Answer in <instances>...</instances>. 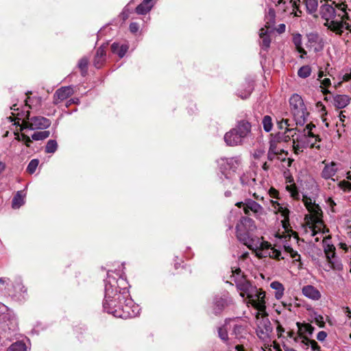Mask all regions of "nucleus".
Here are the masks:
<instances>
[{
    "label": "nucleus",
    "mask_w": 351,
    "mask_h": 351,
    "mask_svg": "<svg viewBox=\"0 0 351 351\" xmlns=\"http://www.w3.org/2000/svg\"><path fill=\"white\" fill-rule=\"evenodd\" d=\"M311 73V69L309 66H302L298 71V75L302 78L308 77Z\"/></svg>",
    "instance_id": "4c0bfd02"
},
{
    "label": "nucleus",
    "mask_w": 351,
    "mask_h": 351,
    "mask_svg": "<svg viewBox=\"0 0 351 351\" xmlns=\"http://www.w3.org/2000/svg\"><path fill=\"white\" fill-rule=\"evenodd\" d=\"M308 47L315 52L322 50L324 42L322 38L317 34H310L308 35Z\"/></svg>",
    "instance_id": "f3484780"
},
{
    "label": "nucleus",
    "mask_w": 351,
    "mask_h": 351,
    "mask_svg": "<svg viewBox=\"0 0 351 351\" xmlns=\"http://www.w3.org/2000/svg\"><path fill=\"white\" fill-rule=\"evenodd\" d=\"M345 313L347 315V317H348L349 318H351V311L349 308V307H346L345 308Z\"/></svg>",
    "instance_id": "e2e57ef3"
},
{
    "label": "nucleus",
    "mask_w": 351,
    "mask_h": 351,
    "mask_svg": "<svg viewBox=\"0 0 351 351\" xmlns=\"http://www.w3.org/2000/svg\"><path fill=\"white\" fill-rule=\"evenodd\" d=\"M305 5L307 11L310 14H314L316 12L318 7L317 0H306Z\"/></svg>",
    "instance_id": "2f4dec72"
},
{
    "label": "nucleus",
    "mask_w": 351,
    "mask_h": 351,
    "mask_svg": "<svg viewBox=\"0 0 351 351\" xmlns=\"http://www.w3.org/2000/svg\"><path fill=\"white\" fill-rule=\"evenodd\" d=\"M24 203L25 201L23 196L21 195L20 191H18L12 199V208L14 209L19 208L22 205L24 204Z\"/></svg>",
    "instance_id": "7c9ffc66"
},
{
    "label": "nucleus",
    "mask_w": 351,
    "mask_h": 351,
    "mask_svg": "<svg viewBox=\"0 0 351 351\" xmlns=\"http://www.w3.org/2000/svg\"><path fill=\"white\" fill-rule=\"evenodd\" d=\"M224 141L227 145L229 146H236L241 144L240 140L235 134V131H233L232 130L225 134Z\"/></svg>",
    "instance_id": "b1692460"
},
{
    "label": "nucleus",
    "mask_w": 351,
    "mask_h": 351,
    "mask_svg": "<svg viewBox=\"0 0 351 351\" xmlns=\"http://www.w3.org/2000/svg\"><path fill=\"white\" fill-rule=\"evenodd\" d=\"M240 180L243 185H247L253 188L256 185V179L250 173H243L241 176Z\"/></svg>",
    "instance_id": "c85d7f7f"
},
{
    "label": "nucleus",
    "mask_w": 351,
    "mask_h": 351,
    "mask_svg": "<svg viewBox=\"0 0 351 351\" xmlns=\"http://www.w3.org/2000/svg\"><path fill=\"white\" fill-rule=\"evenodd\" d=\"M286 189L289 192L290 195L293 198H295V199L298 198V196L299 195V194H298V192L295 185H293V184L287 185Z\"/></svg>",
    "instance_id": "a18cd8bd"
},
{
    "label": "nucleus",
    "mask_w": 351,
    "mask_h": 351,
    "mask_svg": "<svg viewBox=\"0 0 351 351\" xmlns=\"http://www.w3.org/2000/svg\"><path fill=\"white\" fill-rule=\"evenodd\" d=\"M232 130L235 131L236 135L242 143L243 140L247 137L251 132V124L247 121H241L238 123L237 125Z\"/></svg>",
    "instance_id": "2eb2a0df"
},
{
    "label": "nucleus",
    "mask_w": 351,
    "mask_h": 351,
    "mask_svg": "<svg viewBox=\"0 0 351 351\" xmlns=\"http://www.w3.org/2000/svg\"><path fill=\"white\" fill-rule=\"evenodd\" d=\"M301 340V345L304 348H311L312 351H321L320 348L317 343L315 340L310 339L308 338L300 337Z\"/></svg>",
    "instance_id": "bb28decb"
},
{
    "label": "nucleus",
    "mask_w": 351,
    "mask_h": 351,
    "mask_svg": "<svg viewBox=\"0 0 351 351\" xmlns=\"http://www.w3.org/2000/svg\"><path fill=\"white\" fill-rule=\"evenodd\" d=\"M327 337V334L326 332L324 331H320L318 332V334L317 335V339L320 341H323L325 340V339Z\"/></svg>",
    "instance_id": "603ef678"
},
{
    "label": "nucleus",
    "mask_w": 351,
    "mask_h": 351,
    "mask_svg": "<svg viewBox=\"0 0 351 351\" xmlns=\"http://www.w3.org/2000/svg\"><path fill=\"white\" fill-rule=\"evenodd\" d=\"M289 104L296 125H303L306 121L308 113L302 97L293 94L289 99Z\"/></svg>",
    "instance_id": "423d86ee"
},
{
    "label": "nucleus",
    "mask_w": 351,
    "mask_h": 351,
    "mask_svg": "<svg viewBox=\"0 0 351 351\" xmlns=\"http://www.w3.org/2000/svg\"><path fill=\"white\" fill-rule=\"evenodd\" d=\"M58 148V143L55 140H49L45 147V152L52 154L54 153Z\"/></svg>",
    "instance_id": "e433bc0d"
},
{
    "label": "nucleus",
    "mask_w": 351,
    "mask_h": 351,
    "mask_svg": "<svg viewBox=\"0 0 351 351\" xmlns=\"http://www.w3.org/2000/svg\"><path fill=\"white\" fill-rule=\"evenodd\" d=\"M263 126L264 130L267 132H269L271 130L273 127L272 120L271 117L266 115L263 119Z\"/></svg>",
    "instance_id": "c9c22d12"
},
{
    "label": "nucleus",
    "mask_w": 351,
    "mask_h": 351,
    "mask_svg": "<svg viewBox=\"0 0 351 351\" xmlns=\"http://www.w3.org/2000/svg\"><path fill=\"white\" fill-rule=\"evenodd\" d=\"M321 84L322 85L321 86V88L322 89L323 93L326 94L328 90L326 89V88L330 84V80L329 78H324L322 80Z\"/></svg>",
    "instance_id": "de8ad7c7"
},
{
    "label": "nucleus",
    "mask_w": 351,
    "mask_h": 351,
    "mask_svg": "<svg viewBox=\"0 0 351 351\" xmlns=\"http://www.w3.org/2000/svg\"><path fill=\"white\" fill-rule=\"evenodd\" d=\"M323 247L328 269L341 270L343 265L336 256L335 247L331 243L330 237H326L323 239Z\"/></svg>",
    "instance_id": "6e6552de"
},
{
    "label": "nucleus",
    "mask_w": 351,
    "mask_h": 351,
    "mask_svg": "<svg viewBox=\"0 0 351 351\" xmlns=\"http://www.w3.org/2000/svg\"><path fill=\"white\" fill-rule=\"evenodd\" d=\"M271 206L274 208V212L280 213L283 219L281 220V223L285 231L287 233L289 231V210L280 204L277 201L271 200Z\"/></svg>",
    "instance_id": "4468645a"
},
{
    "label": "nucleus",
    "mask_w": 351,
    "mask_h": 351,
    "mask_svg": "<svg viewBox=\"0 0 351 351\" xmlns=\"http://www.w3.org/2000/svg\"><path fill=\"white\" fill-rule=\"evenodd\" d=\"M88 63V60L87 58L85 57L80 59L78 62V67L81 70L83 75H84L87 71Z\"/></svg>",
    "instance_id": "ea45409f"
},
{
    "label": "nucleus",
    "mask_w": 351,
    "mask_h": 351,
    "mask_svg": "<svg viewBox=\"0 0 351 351\" xmlns=\"http://www.w3.org/2000/svg\"><path fill=\"white\" fill-rule=\"evenodd\" d=\"M273 348L275 351H281L280 349V346L277 344L275 341L273 342Z\"/></svg>",
    "instance_id": "0e129e2a"
},
{
    "label": "nucleus",
    "mask_w": 351,
    "mask_h": 351,
    "mask_svg": "<svg viewBox=\"0 0 351 351\" xmlns=\"http://www.w3.org/2000/svg\"><path fill=\"white\" fill-rule=\"evenodd\" d=\"M38 163L39 161L38 159L32 160L27 165V171L31 174L34 173L38 167Z\"/></svg>",
    "instance_id": "a19ab883"
},
{
    "label": "nucleus",
    "mask_w": 351,
    "mask_h": 351,
    "mask_svg": "<svg viewBox=\"0 0 351 351\" xmlns=\"http://www.w3.org/2000/svg\"><path fill=\"white\" fill-rule=\"evenodd\" d=\"M293 1L295 3V0H289L288 3L291 5ZM287 3V2L286 0H278V3L276 5L279 8L280 10H281L280 11L286 12L287 7L285 5Z\"/></svg>",
    "instance_id": "49530a36"
},
{
    "label": "nucleus",
    "mask_w": 351,
    "mask_h": 351,
    "mask_svg": "<svg viewBox=\"0 0 351 351\" xmlns=\"http://www.w3.org/2000/svg\"><path fill=\"white\" fill-rule=\"evenodd\" d=\"M276 155H278V154H274L272 152L269 150L268 154H267V158H268L269 160H271L274 159V158Z\"/></svg>",
    "instance_id": "bf43d9fd"
},
{
    "label": "nucleus",
    "mask_w": 351,
    "mask_h": 351,
    "mask_svg": "<svg viewBox=\"0 0 351 351\" xmlns=\"http://www.w3.org/2000/svg\"><path fill=\"white\" fill-rule=\"evenodd\" d=\"M345 111H341L339 113V123L337 122V126L341 124L343 127L345 126V121L346 119V116L344 114Z\"/></svg>",
    "instance_id": "8fccbe9b"
},
{
    "label": "nucleus",
    "mask_w": 351,
    "mask_h": 351,
    "mask_svg": "<svg viewBox=\"0 0 351 351\" xmlns=\"http://www.w3.org/2000/svg\"><path fill=\"white\" fill-rule=\"evenodd\" d=\"M286 26L285 24H280L277 29L278 32L282 33L285 31Z\"/></svg>",
    "instance_id": "13d9d810"
},
{
    "label": "nucleus",
    "mask_w": 351,
    "mask_h": 351,
    "mask_svg": "<svg viewBox=\"0 0 351 351\" xmlns=\"http://www.w3.org/2000/svg\"><path fill=\"white\" fill-rule=\"evenodd\" d=\"M315 127L313 124H308L304 130V132H299L297 129L288 130L291 136L293 149L295 154L303 152L307 147H319L317 145L319 141L318 136L312 132V130Z\"/></svg>",
    "instance_id": "20e7f679"
},
{
    "label": "nucleus",
    "mask_w": 351,
    "mask_h": 351,
    "mask_svg": "<svg viewBox=\"0 0 351 351\" xmlns=\"http://www.w3.org/2000/svg\"><path fill=\"white\" fill-rule=\"evenodd\" d=\"M269 195H270L271 197L277 198L278 192L275 189L271 188L269 190Z\"/></svg>",
    "instance_id": "4d7b16f0"
},
{
    "label": "nucleus",
    "mask_w": 351,
    "mask_h": 351,
    "mask_svg": "<svg viewBox=\"0 0 351 351\" xmlns=\"http://www.w3.org/2000/svg\"><path fill=\"white\" fill-rule=\"evenodd\" d=\"M244 204L243 211L246 215H248L250 211L253 212L255 215H261L263 212V207L251 199H245Z\"/></svg>",
    "instance_id": "a211bd4d"
},
{
    "label": "nucleus",
    "mask_w": 351,
    "mask_h": 351,
    "mask_svg": "<svg viewBox=\"0 0 351 351\" xmlns=\"http://www.w3.org/2000/svg\"><path fill=\"white\" fill-rule=\"evenodd\" d=\"M121 16L123 17V21L126 20L128 18V12H126L125 9L121 13Z\"/></svg>",
    "instance_id": "680f3d73"
},
{
    "label": "nucleus",
    "mask_w": 351,
    "mask_h": 351,
    "mask_svg": "<svg viewBox=\"0 0 351 351\" xmlns=\"http://www.w3.org/2000/svg\"><path fill=\"white\" fill-rule=\"evenodd\" d=\"M73 93V88L71 86L58 88L53 95V103L58 104L72 95Z\"/></svg>",
    "instance_id": "dca6fc26"
},
{
    "label": "nucleus",
    "mask_w": 351,
    "mask_h": 351,
    "mask_svg": "<svg viewBox=\"0 0 351 351\" xmlns=\"http://www.w3.org/2000/svg\"><path fill=\"white\" fill-rule=\"evenodd\" d=\"M268 29H265L264 28H261L259 31V36L261 40V48L264 50H267L269 48L271 39L268 34Z\"/></svg>",
    "instance_id": "5701e85b"
},
{
    "label": "nucleus",
    "mask_w": 351,
    "mask_h": 351,
    "mask_svg": "<svg viewBox=\"0 0 351 351\" xmlns=\"http://www.w3.org/2000/svg\"><path fill=\"white\" fill-rule=\"evenodd\" d=\"M235 350L237 351H245L243 349V346L241 345H237L235 346Z\"/></svg>",
    "instance_id": "338daca9"
},
{
    "label": "nucleus",
    "mask_w": 351,
    "mask_h": 351,
    "mask_svg": "<svg viewBox=\"0 0 351 351\" xmlns=\"http://www.w3.org/2000/svg\"><path fill=\"white\" fill-rule=\"evenodd\" d=\"M266 17L268 18L271 23H274V19H275V12H274V10L270 9L268 11V13H267V15L266 16Z\"/></svg>",
    "instance_id": "5fc2aeb1"
},
{
    "label": "nucleus",
    "mask_w": 351,
    "mask_h": 351,
    "mask_svg": "<svg viewBox=\"0 0 351 351\" xmlns=\"http://www.w3.org/2000/svg\"><path fill=\"white\" fill-rule=\"evenodd\" d=\"M343 80L349 81L351 80V69L345 71V73L342 75Z\"/></svg>",
    "instance_id": "3c124183"
},
{
    "label": "nucleus",
    "mask_w": 351,
    "mask_h": 351,
    "mask_svg": "<svg viewBox=\"0 0 351 351\" xmlns=\"http://www.w3.org/2000/svg\"><path fill=\"white\" fill-rule=\"evenodd\" d=\"M319 14L325 21L324 25L336 34L341 35L344 30L351 31V20L344 3H324L320 7Z\"/></svg>",
    "instance_id": "7ed1b4c3"
},
{
    "label": "nucleus",
    "mask_w": 351,
    "mask_h": 351,
    "mask_svg": "<svg viewBox=\"0 0 351 351\" xmlns=\"http://www.w3.org/2000/svg\"><path fill=\"white\" fill-rule=\"evenodd\" d=\"M302 201L309 214L305 217L306 226L310 229L311 235L318 232L324 233L325 226L322 221V211L319 204L311 197L303 196Z\"/></svg>",
    "instance_id": "39448f33"
},
{
    "label": "nucleus",
    "mask_w": 351,
    "mask_h": 351,
    "mask_svg": "<svg viewBox=\"0 0 351 351\" xmlns=\"http://www.w3.org/2000/svg\"><path fill=\"white\" fill-rule=\"evenodd\" d=\"M253 293L248 294L246 297L249 299V302L260 312H264L265 310V292L261 289L255 287Z\"/></svg>",
    "instance_id": "ddd939ff"
},
{
    "label": "nucleus",
    "mask_w": 351,
    "mask_h": 351,
    "mask_svg": "<svg viewBox=\"0 0 351 351\" xmlns=\"http://www.w3.org/2000/svg\"><path fill=\"white\" fill-rule=\"evenodd\" d=\"M302 293L306 298L312 300H319L322 297L320 291L313 285L304 286Z\"/></svg>",
    "instance_id": "6ab92c4d"
},
{
    "label": "nucleus",
    "mask_w": 351,
    "mask_h": 351,
    "mask_svg": "<svg viewBox=\"0 0 351 351\" xmlns=\"http://www.w3.org/2000/svg\"><path fill=\"white\" fill-rule=\"evenodd\" d=\"M324 165L321 172V177L324 180H332L335 181L334 176L342 169V165L339 162L324 160Z\"/></svg>",
    "instance_id": "f8f14e48"
},
{
    "label": "nucleus",
    "mask_w": 351,
    "mask_h": 351,
    "mask_svg": "<svg viewBox=\"0 0 351 351\" xmlns=\"http://www.w3.org/2000/svg\"><path fill=\"white\" fill-rule=\"evenodd\" d=\"M265 155V151L262 149H258L253 153V157L255 159L259 160Z\"/></svg>",
    "instance_id": "09e8293b"
},
{
    "label": "nucleus",
    "mask_w": 351,
    "mask_h": 351,
    "mask_svg": "<svg viewBox=\"0 0 351 351\" xmlns=\"http://www.w3.org/2000/svg\"><path fill=\"white\" fill-rule=\"evenodd\" d=\"M138 30V25L136 23H131L130 25V31L132 33H136Z\"/></svg>",
    "instance_id": "864d4df0"
},
{
    "label": "nucleus",
    "mask_w": 351,
    "mask_h": 351,
    "mask_svg": "<svg viewBox=\"0 0 351 351\" xmlns=\"http://www.w3.org/2000/svg\"><path fill=\"white\" fill-rule=\"evenodd\" d=\"M241 163L238 157L222 158L219 162L221 171L227 179L232 178V174L239 169Z\"/></svg>",
    "instance_id": "9b49d317"
},
{
    "label": "nucleus",
    "mask_w": 351,
    "mask_h": 351,
    "mask_svg": "<svg viewBox=\"0 0 351 351\" xmlns=\"http://www.w3.org/2000/svg\"><path fill=\"white\" fill-rule=\"evenodd\" d=\"M297 326L298 328V336L295 338V341L301 343L300 337L308 338V336L312 335L314 328L310 324L297 323Z\"/></svg>",
    "instance_id": "aec40b11"
},
{
    "label": "nucleus",
    "mask_w": 351,
    "mask_h": 351,
    "mask_svg": "<svg viewBox=\"0 0 351 351\" xmlns=\"http://www.w3.org/2000/svg\"><path fill=\"white\" fill-rule=\"evenodd\" d=\"M15 135H16V139L18 140V141H23L25 145L27 147H29L30 146V143H32V138H30L28 136H27L26 134H22L21 136H19V134L18 133H14Z\"/></svg>",
    "instance_id": "37998d69"
},
{
    "label": "nucleus",
    "mask_w": 351,
    "mask_h": 351,
    "mask_svg": "<svg viewBox=\"0 0 351 351\" xmlns=\"http://www.w3.org/2000/svg\"><path fill=\"white\" fill-rule=\"evenodd\" d=\"M339 186L345 189H351V184L347 181L340 182Z\"/></svg>",
    "instance_id": "6e6d98bb"
},
{
    "label": "nucleus",
    "mask_w": 351,
    "mask_h": 351,
    "mask_svg": "<svg viewBox=\"0 0 351 351\" xmlns=\"http://www.w3.org/2000/svg\"><path fill=\"white\" fill-rule=\"evenodd\" d=\"M276 330H277V332H278L279 336H280L282 335V333L285 331L284 328L280 325H278L277 326Z\"/></svg>",
    "instance_id": "052dcab7"
},
{
    "label": "nucleus",
    "mask_w": 351,
    "mask_h": 351,
    "mask_svg": "<svg viewBox=\"0 0 351 351\" xmlns=\"http://www.w3.org/2000/svg\"><path fill=\"white\" fill-rule=\"evenodd\" d=\"M350 103V98L345 95H337L333 97L332 104L337 108H343Z\"/></svg>",
    "instance_id": "412c9836"
},
{
    "label": "nucleus",
    "mask_w": 351,
    "mask_h": 351,
    "mask_svg": "<svg viewBox=\"0 0 351 351\" xmlns=\"http://www.w3.org/2000/svg\"><path fill=\"white\" fill-rule=\"evenodd\" d=\"M27 350L26 344L23 341H19L11 344L7 349V351H27Z\"/></svg>",
    "instance_id": "c756f323"
},
{
    "label": "nucleus",
    "mask_w": 351,
    "mask_h": 351,
    "mask_svg": "<svg viewBox=\"0 0 351 351\" xmlns=\"http://www.w3.org/2000/svg\"><path fill=\"white\" fill-rule=\"evenodd\" d=\"M218 334L220 339L224 341L228 339L226 325L220 327L218 330Z\"/></svg>",
    "instance_id": "c03bdc74"
},
{
    "label": "nucleus",
    "mask_w": 351,
    "mask_h": 351,
    "mask_svg": "<svg viewBox=\"0 0 351 351\" xmlns=\"http://www.w3.org/2000/svg\"><path fill=\"white\" fill-rule=\"evenodd\" d=\"M5 169V164L0 161V173L3 172Z\"/></svg>",
    "instance_id": "69168bd1"
},
{
    "label": "nucleus",
    "mask_w": 351,
    "mask_h": 351,
    "mask_svg": "<svg viewBox=\"0 0 351 351\" xmlns=\"http://www.w3.org/2000/svg\"><path fill=\"white\" fill-rule=\"evenodd\" d=\"M272 330L273 328L269 319L266 317H259L258 314L256 316V332L258 337L265 343V351H271L272 346L269 343Z\"/></svg>",
    "instance_id": "0eeeda50"
},
{
    "label": "nucleus",
    "mask_w": 351,
    "mask_h": 351,
    "mask_svg": "<svg viewBox=\"0 0 351 351\" xmlns=\"http://www.w3.org/2000/svg\"><path fill=\"white\" fill-rule=\"evenodd\" d=\"M254 221L246 217H242L236 226L237 237L244 245L256 252L259 258L271 257L280 259V251L274 249L267 242L258 238L253 239L250 233L256 230Z\"/></svg>",
    "instance_id": "f03ea898"
},
{
    "label": "nucleus",
    "mask_w": 351,
    "mask_h": 351,
    "mask_svg": "<svg viewBox=\"0 0 351 351\" xmlns=\"http://www.w3.org/2000/svg\"><path fill=\"white\" fill-rule=\"evenodd\" d=\"M152 1L153 0H143V2L136 8V12L138 14H146L154 6Z\"/></svg>",
    "instance_id": "393cba45"
},
{
    "label": "nucleus",
    "mask_w": 351,
    "mask_h": 351,
    "mask_svg": "<svg viewBox=\"0 0 351 351\" xmlns=\"http://www.w3.org/2000/svg\"><path fill=\"white\" fill-rule=\"evenodd\" d=\"M269 151L272 152L274 154H281L282 152V149L278 146V142L276 141H271L269 145Z\"/></svg>",
    "instance_id": "79ce46f5"
},
{
    "label": "nucleus",
    "mask_w": 351,
    "mask_h": 351,
    "mask_svg": "<svg viewBox=\"0 0 351 351\" xmlns=\"http://www.w3.org/2000/svg\"><path fill=\"white\" fill-rule=\"evenodd\" d=\"M282 124L285 125V134H287L285 137V141H288L287 138H289V140H291V136L289 132H288V130H291L292 128H289V127L291 126V124L289 123L288 119H282L280 122L278 123V125H282Z\"/></svg>",
    "instance_id": "58836bf2"
},
{
    "label": "nucleus",
    "mask_w": 351,
    "mask_h": 351,
    "mask_svg": "<svg viewBox=\"0 0 351 351\" xmlns=\"http://www.w3.org/2000/svg\"><path fill=\"white\" fill-rule=\"evenodd\" d=\"M49 135L50 132L48 130L36 132L32 135V139L34 141H42L47 138Z\"/></svg>",
    "instance_id": "473e14b6"
},
{
    "label": "nucleus",
    "mask_w": 351,
    "mask_h": 351,
    "mask_svg": "<svg viewBox=\"0 0 351 351\" xmlns=\"http://www.w3.org/2000/svg\"><path fill=\"white\" fill-rule=\"evenodd\" d=\"M240 268L232 269V280L235 282L237 289L240 291V295L242 298L247 296L248 294L253 293L255 290V286H253L248 280H247L243 275L241 274Z\"/></svg>",
    "instance_id": "9d476101"
},
{
    "label": "nucleus",
    "mask_w": 351,
    "mask_h": 351,
    "mask_svg": "<svg viewBox=\"0 0 351 351\" xmlns=\"http://www.w3.org/2000/svg\"><path fill=\"white\" fill-rule=\"evenodd\" d=\"M112 51L117 53L120 58H123L126 53L128 47L126 45H120L119 43H114L111 45Z\"/></svg>",
    "instance_id": "cd10ccee"
},
{
    "label": "nucleus",
    "mask_w": 351,
    "mask_h": 351,
    "mask_svg": "<svg viewBox=\"0 0 351 351\" xmlns=\"http://www.w3.org/2000/svg\"><path fill=\"white\" fill-rule=\"evenodd\" d=\"M105 48L106 47L102 45L97 50L93 62L95 66L97 68H100L106 60Z\"/></svg>",
    "instance_id": "4be33fe9"
},
{
    "label": "nucleus",
    "mask_w": 351,
    "mask_h": 351,
    "mask_svg": "<svg viewBox=\"0 0 351 351\" xmlns=\"http://www.w3.org/2000/svg\"><path fill=\"white\" fill-rule=\"evenodd\" d=\"M293 43L300 53H302L304 54H306V51L302 47V37L300 34H296L293 38Z\"/></svg>",
    "instance_id": "72a5a7b5"
},
{
    "label": "nucleus",
    "mask_w": 351,
    "mask_h": 351,
    "mask_svg": "<svg viewBox=\"0 0 351 351\" xmlns=\"http://www.w3.org/2000/svg\"><path fill=\"white\" fill-rule=\"evenodd\" d=\"M270 287L275 291V298L280 300L282 298L285 292L284 285L278 281H273L270 284Z\"/></svg>",
    "instance_id": "a878e982"
},
{
    "label": "nucleus",
    "mask_w": 351,
    "mask_h": 351,
    "mask_svg": "<svg viewBox=\"0 0 351 351\" xmlns=\"http://www.w3.org/2000/svg\"><path fill=\"white\" fill-rule=\"evenodd\" d=\"M104 310L116 317L128 319L139 314L140 308L130 298L128 282L123 278L117 280L108 277L105 287Z\"/></svg>",
    "instance_id": "f257e3e1"
},
{
    "label": "nucleus",
    "mask_w": 351,
    "mask_h": 351,
    "mask_svg": "<svg viewBox=\"0 0 351 351\" xmlns=\"http://www.w3.org/2000/svg\"><path fill=\"white\" fill-rule=\"evenodd\" d=\"M284 248L287 252H288L290 256L295 259V261H300V255L298 254V253L293 250V249L288 245L287 243H285L284 244Z\"/></svg>",
    "instance_id": "f704fd0d"
},
{
    "label": "nucleus",
    "mask_w": 351,
    "mask_h": 351,
    "mask_svg": "<svg viewBox=\"0 0 351 351\" xmlns=\"http://www.w3.org/2000/svg\"><path fill=\"white\" fill-rule=\"evenodd\" d=\"M30 112H27L25 117L23 119L21 126V130L29 129L30 130H45L51 125L49 119L43 117H29Z\"/></svg>",
    "instance_id": "1a4fd4ad"
},
{
    "label": "nucleus",
    "mask_w": 351,
    "mask_h": 351,
    "mask_svg": "<svg viewBox=\"0 0 351 351\" xmlns=\"http://www.w3.org/2000/svg\"><path fill=\"white\" fill-rule=\"evenodd\" d=\"M236 206L239 208H244L245 206V204H244V202H237L236 203Z\"/></svg>",
    "instance_id": "774afa93"
}]
</instances>
